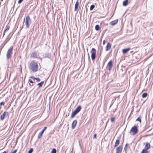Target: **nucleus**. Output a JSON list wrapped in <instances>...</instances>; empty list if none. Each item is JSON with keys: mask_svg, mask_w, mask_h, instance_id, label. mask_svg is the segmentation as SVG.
Masks as SVG:
<instances>
[{"mask_svg": "<svg viewBox=\"0 0 153 153\" xmlns=\"http://www.w3.org/2000/svg\"><path fill=\"white\" fill-rule=\"evenodd\" d=\"M118 21V19H117L114 21H112L110 23V24L111 25L113 26L117 23Z\"/></svg>", "mask_w": 153, "mask_h": 153, "instance_id": "13", "label": "nucleus"}, {"mask_svg": "<svg viewBox=\"0 0 153 153\" xmlns=\"http://www.w3.org/2000/svg\"><path fill=\"white\" fill-rule=\"evenodd\" d=\"M1 1H3V0H0Z\"/></svg>", "mask_w": 153, "mask_h": 153, "instance_id": "45", "label": "nucleus"}, {"mask_svg": "<svg viewBox=\"0 0 153 153\" xmlns=\"http://www.w3.org/2000/svg\"><path fill=\"white\" fill-rule=\"evenodd\" d=\"M8 115V112L6 111H4L3 113L0 116V119L1 120H3L5 118L6 115Z\"/></svg>", "mask_w": 153, "mask_h": 153, "instance_id": "9", "label": "nucleus"}, {"mask_svg": "<svg viewBox=\"0 0 153 153\" xmlns=\"http://www.w3.org/2000/svg\"><path fill=\"white\" fill-rule=\"evenodd\" d=\"M138 131V130L137 126H133L131 129L130 133H131V134L134 135L137 133Z\"/></svg>", "mask_w": 153, "mask_h": 153, "instance_id": "3", "label": "nucleus"}, {"mask_svg": "<svg viewBox=\"0 0 153 153\" xmlns=\"http://www.w3.org/2000/svg\"><path fill=\"white\" fill-rule=\"evenodd\" d=\"M96 135H97V134H95L94 135V136H93V138H96Z\"/></svg>", "mask_w": 153, "mask_h": 153, "instance_id": "39", "label": "nucleus"}, {"mask_svg": "<svg viewBox=\"0 0 153 153\" xmlns=\"http://www.w3.org/2000/svg\"><path fill=\"white\" fill-rule=\"evenodd\" d=\"M147 95H148L147 93H144L143 94L142 97L143 98H144L146 97L147 96Z\"/></svg>", "mask_w": 153, "mask_h": 153, "instance_id": "25", "label": "nucleus"}, {"mask_svg": "<svg viewBox=\"0 0 153 153\" xmlns=\"http://www.w3.org/2000/svg\"><path fill=\"white\" fill-rule=\"evenodd\" d=\"M37 82H39L40 81V79L39 78H36V79Z\"/></svg>", "mask_w": 153, "mask_h": 153, "instance_id": "34", "label": "nucleus"}, {"mask_svg": "<svg viewBox=\"0 0 153 153\" xmlns=\"http://www.w3.org/2000/svg\"><path fill=\"white\" fill-rule=\"evenodd\" d=\"M33 148H31L30 149V150L28 152V153H32L33 151Z\"/></svg>", "mask_w": 153, "mask_h": 153, "instance_id": "32", "label": "nucleus"}, {"mask_svg": "<svg viewBox=\"0 0 153 153\" xmlns=\"http://www.w3.org/2000/svg\"><path fill=\"white\" fill-rule=\"evenodd\" d=\"M4 102H2L0 103V106H1L2 105H4Z\"/></svg>", "mask_w": 153, "mask_h": 153, "instance_id": "35", "label": "nucleus"}, {"mask_svg": "<svg viewBox=\"0 0 153 153\" xmlns=\"http://www.w3.org/2000/svg\"><path fill=\"white\" fill-rule=\"evenodd\" d=\"M12 36V35L10 36V34L7 36L4 42L1 44V46H2V48H3L6 45L7 43L9 41Z\"/></svg>", "mask_w": 153, "mask_h": 153, "instance_id": "6", "label": "nucleus"}, {"mask_svg": "<svg viewBox=\"0 0 153 153\" xmlns=\"http://www.w3.org/2000/svg\"><path fill=\"white\" fill-rule=\"evenodd\" d=\"M29 68L33 72H36L38 70V65L36 62L31 61L30 64Z\"/></svg>", "mask_w": 153, "mask_h": 153, "instance_id": "1", "label": "nucleus"}, {"mask_svg": "<svg viewBox=\"0 0 153 153\" xmlns=\"http://www.w3.org/2000/svg\"><path fill=\"white\" fill-rule=\"evenodd\" d=\"M45 57H48V58H50L51 57V55L49 53H47L45 54Z\"/></svg>", "mask_w": 153, "mask_h": 153, "instance_id": "26", "label": "nucleus"}, {"mask_svg": "<svg viewBox=\"0 0 153 153\" xmlns=\"http://www.w3.org/2000/svg\"><path fill=\"white\" fill-rule=\"evenodd\" d=\"M29 85L30 86H33V83L30 84Z\"/></svg>", "mask_w": 153, "mask_h": 153, "instance_id": "42", "label": "nucleus"}, {"mask_svg": "<svg viewBox=\"0 0 153 153\" xmlns=\"http://www.w3.org/2000/svg\"><path fill=\"white\" fill-rule=\"evenodd\" d=\"M10 28V27L9 26H7L6 28L4 30V32H6Z\"/></svg>", "mask_w": 153, "mask_h": 153, "instance_id": "31", "label": "nucleus"}, {"mask_svg": "<svg viewBox=\"0 0 153 153\" xmlns=\"http://www.w3.org/2000/svg\"><path fill=\"white\" fill-rule=\"evenodd\" d=\"M128 0H125L123 2V5L124 6H126L128 4Z\"/></svg>", "mask_w": 153, "mask_h": 153, "instance_id": "20", "label": "nucleus"}, {"mask_svg": "<svg viewBox=\"0 0 153 153\" xmlns=\"http://www.w3.org/2000/svg\"><path fill=\"white\" fill-rule=\"evenodd\" d=\"M77 123V121L76 120H74L73 121L72 124L71 128L72 129H74Z\"/></svg>", "mask_w": 153, "mask_h": 153, "instance_id": "14", "label": "nucleus"}, {"mask_svg": "<svg viewBox=\"0 0 153 153\" xmlns=\"http://www.w3.org/2000/svg\"><path fill=\"white\" fill-rule=\"evenodd\" d=\"M150 145L149 143H146V145L145 146L144 149L147 151L150 148Z\"/></svg>", "mask_w": 153, "mask_h": 153, "instance_id": "11", "label": "nucleus"}, {"mask_svg": "<svg viewBox=\"0 0 153 153\" xmlns=\"http://www.w3.org/2000/svg\"><path fill=\"white\" fill-rule=\"evenodd\" d=\"M105 40H104L102 42L103 45H105Z\"/></svg>", "mask_w": 153, "mask_h": 153, "instance_id": "40", "label": "nucleus"}, {"mask_svg": "<svg viewBox=\"0 0 153 153\" xmlns=\"http://www.w3.org/2000/svg\"><path fill=\"white\" fill-rule=\"evenodd\" d=\"M78 113L75 111V110H74L71 114V118H73L74 117L76 114H77Z\"/></svg>", "mask_w": 153, "mask_h": 153, "instance_id": "18", "label": "nucleus"}, {"mask_svg": "<svg viewBox=\"0 0 153 153\" xmlns=\"http://www.w3.org/2000/svg\"><path fill=\"white\" fill-rule=\"evenodd\" d=\"M37 53L36 52H33L31 55V56L32 57H36L37 56Z\"/></svg>", "mask_w": 153, "mask_h": 153, "instance_id": "21", "label": "nucleus"}, {"mask_svg": "<svg viewBox=\"0 0 153 153\" xmlns=\"http://www.w3.org/2000/svg\"><path fill=\"white\" fill-rule=\"evenodd\" d=\"M47 129V127L45 126L44 128L38 134V138H40L43 133L44 131Z\"/></svg>", "mask_w": 153, "mask_h": 153, "instance_id": "8", "label": "nucleus"}, {"mask_svg": "<svg viewBox=\"0 0 153 153\" xmlns=\"http://www.w3.org/2000/svg\"><path fill=\"white\" fill-rule=\"evenodd\" d=\"M31 23V20L30 16H26V18L25 25L27 28H28L30 25Z\"/></svg>", "mask_w": 153, "mask_h": 153, "instance_id": "4", "label": "nucleus"}, {"mask_svg": "<svg viewBox=\"0 0 153 153\" xmlns=\"http://www.w3.org/2000/svg\"><path fill=\"white\" fill-rule=\"evenodd\" d=\"M122 150V146H120L117 147L116 149V153H120Z\"/></svg>", "mask_w": 153, "mask_h": 153, "instance_id": "10", "label": "nucleus"}, {"mask_svg": "<svg viewBox=\"0 0 153 153\" xmlns=\"http://www.w3.org/2000/svg\"><path fill=\"white\" fill-rule=\"evenodd\" d=\"M130 50L129 48L123 49L122 50V52L123 54H125L127 53Z\"/></svg>", "mask_w": 153, "mask_h": 153, "instance_id": "15", "label": "nucleus"}, {"mask_svg": "<svg viewBox=\"0 0 153 153\" xmlns=\"http://www.w3.org/2000/svg\"><path fill=\"white\" fill-rule=\"evenodd\" d=\"M56 149L53 148L52 149L51 153H56Z\"/></svg>", "mask_w": 153, "mask_h": 153, "instance_id": "30", "label": "nucleus"}, {"mask_svg": "<svg viewBox=\"0 0 153 153\" xmlns=\"http://www.w3.org/2000/svg\"><path fill=\"white\" fill-rule=\"evenodd\" d=\"M81 109V106L79 105L76 109L75 110H74L75 111H76L77 113L79 112V111H80Z\"/></svg>", "mask_w": 153, "mask_h": 153, "instance_id": "17", "label": "nucleus"}, {"mask_svg": "<svg viewBox=\"0 0 153 153\" xmlns=\"http://www.w3.org/2000/svg\"><path fill=\"white\" fill-rule=\"evenodd\" d=\"M115 119V117H112L111 118V122L113 123Z\"/></svg>", "mask_w": 153, "mask_h": 153, "instance_id": "29", "label": "nucleus"}, {"mask_svg": "<svg viewBox=\"0 0 153 153\" xmlns=\"http://www.w3.org/2000/svg\"><path fill=\"white\" fill-rule=\"evenodd\" d=\"M127 146H128V144H126V145L125 146L124 148V150H126V148Z\"/></svg>", "mask_w": 153, "mask_h": 153, "instance_id": "38", "label": "nucleus"}, {"mask_svg": "<svg viewBox=\"0 0 153 153\" xmlns=\"http://www.w3.org/2000/svg\"><path fill=\"white\" fill-rule=\"evenodd\" d=\"M141 116H140L139 117H138L137 119H136V121H139L140 123L141 122Z\"/></svg>", "mask_w": 153, "mask_h": 153, "instance_id": "24", "label": "nucleus"}, {"mask_svg": "<svg viewBox=\"0 0 153 153\" xmlns=\"http://www.w3.org/2000/svg\"><path fill=\"white\" fill-rule=\"evenodd\" d=\"M78 6H79V2L78 1H77L76 2V3L75 4V7H74V11H76L78 7Z\"/></svg>", "mask_w": 153, "mask_h": 153, "instance_id": "16", "label": "nucleus"}, {"mask_svg": "<svg viewBox=\"0 0 153 153\" xmlns=\"http://www.w3.org/2000/svg\"><path fill=\"white\" fill-rule=\"evenodd\" d=\"M3 153H6V152L5 151H4L3 152Z\"/></svg>", "mask_w": 153, "mask_h": 153, "instance_id": "44", "label": "nucleus"}, {"mask_svg": "<svg viewBox=\"0 0 153 153\" xmlns=\"http://www.w3.org/2000/svg\"><path fill=\"white\" fill-rule=\"evenodd\" d=\"M111 47V45L109 43L107 44L106 46L105 47V50L106 51H109Z\"/></svg>", "mask_w": 153, "mask_h": 153, "instance_id": "12", "label": "nucleus"}, {"mask_svg": "<svg viewBox=\"0 0 153 153\" xmlns=\"http://www.w3.org/2000/svg\"><path fill=\"white\" fill-rule=\"evenodd\" d=\"M29 81L31 83H33V82L32 80H31L30 79H29Z\"/></svg>", "mask_w": 153, "mask_h": 153, "instance_id": "36", "label": "nucleus"}, {"mask_svg": "<svg viewBox=\"0 0 153 153\" xmlns=\"http://www.w3.org/2000/svg\"><path fill=\"white\" fill-rule=\"evenodd\" d=\"M30 78L32 79L34 81L36 79V78H35L33 76H31L30 77Z\"/></svg>", "mask_w": 153, "mask_h": 153, "instance_id": "33", "label": "nucleus"}, {"mask_svg": "<svg viewBox=\"0 0 153 153\" xmlns=\"http://www.w3.org/2000/svg\"><path fill=\"white\" fill-rule=\"evenodd\" d=\"M17 152V150H15L13 152H12L11 153H16Z\"/></svg>", "mask_w": 153, "mask_h": 153, "instance_id": "41", "label": "nucleus"}, {"mask_svg": "<svg viewBox=\"0 0 153 153\" xmlns=\"http://www.w3.org/2000/svg\"><path fill=\"white\" fill-rule=\"evenodd\" d=\"M100 29V27L99 25H96L95 26V29L96 30H99Z\"/></svg>", "mask_w": 153, "mask_h": 153, "instance_id": "22", "label": "nucleus"}, {"mask_svg": "<svg viewBox=\"0 0 153 153\" xmlns=\"http://www.w3.org/2000/svg\"><path fill=\"white\" fill-rule=\"evenodd\" d=\"M141 153H148V151L145 150L143 149Z\"/></svg>", "mask_w": 153, "mask_h": 153, "instance_id": "28", "label": "nucleus"}, {"mask_svg": "<svg viewBox=\"0 0 153 153\" xmlns=\"http://www.w3.org/2000/svg\"><path fill=\"white\" fill-rule=\"evenodd\" d=\"M23 1V0H19L18 2L19 4H20Z\"/></svg>", "mask_w": 153, "mask_h": 153, "instance_id": "37", "label": "nucleus"}, {"mask_svg": "<svg viewBox=\"0 0 153 153\" xmlns=\"http://www.w3.org/2000/svg\"><path fill=\"white\" fill-rule=\"evenodd\" d=\"M13 47H10L7 50L6 54V58L7 59H9L12 54V51Z\"/></svg>", "mask_w": 153, "mask_h": 153, "instance_id": "2", "label": "nucleus"}, {"mask_svg": "<svg viewBox=\"0 0 153 153\" xmlns=\"http://www.w3.org/2000/svg\"><path fill=\"white\" fill-rule=\"evenodd\" d=\"M91 58L92 60H94L96 57V50L94 48H93L91 51Z\"/></svg>", "mask_w": 153, "mask_h": 153, "instance_id": "5", "label": "nucleus"}, {"mask_svg": "<svg viewBox=\"0 0 153 153\" xmlns=\"http://www.w3.org/2000/svg\"><path fill=\"white\" fill-rule=\"evenodd\" d=\"M120 144L119 139L117 140L114 145V147H117Z\"/></svg>", "mask_w": 153, "mask_h": 153, "instance_id": "19", "label": "nucleus"}, {"mask_svg": "<svg viewBox=\"0 0 153 153\" xmlns=\"http://www.w3.org/2000/svg\"><path fill=\"white\" fill-rule=\"evenodd\" d=\"M44 83V81H42L38 83L37 85L39 86V87H41Z\"/></svg>", "mask_w": 153, "mask_h": 153, "instance_id": "23", "label": "nucleus"}, {"mask_svg": "<svg viewBox=\"0 0 153 153\" xmlns=\"http://www.w3.org/2000/svg\"><path fill=\"white\" fill-rule=\"evenodd\" d=\"M95 5L94 4L91 5L90 7V10H92L94 7Z\"/></svg>", "mask_w": 153, "mask_h": 153, "instance_id": "27", "label": "nucleus"}, {"mask_svg": "<svg viewBox=\"0 0 153 153\" xmlns=\"http://www.w3.org/2000/svg\"><path fill=\"white\" fill-rule=\"evenodd\" d=\"M113 66V61L112 60H111L108 63L107 67V69L109 71H110Z\"/></svg>", "mask_w": 153, "mask_h": 153, "instance_id": "7", "label": "nucleus"}, {"mask_svg": "<svg viewBox=\"0 0 153 153\" xmlns=\"http://www.w3.org/2000/svg\"><path fill=\"white\" fill-rule=\"evenodd\" d=\"M4 32V33H3V36H4V35H5V32Z\"/></svg>", "mask_w": 153, "mask_h": 153, "instance_id": "43", "label": "nucleus"}]
</instances>
